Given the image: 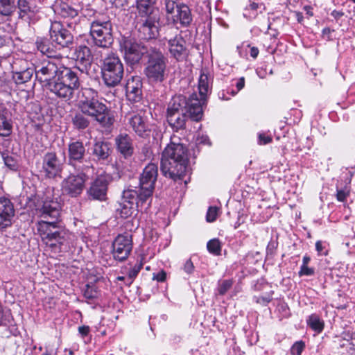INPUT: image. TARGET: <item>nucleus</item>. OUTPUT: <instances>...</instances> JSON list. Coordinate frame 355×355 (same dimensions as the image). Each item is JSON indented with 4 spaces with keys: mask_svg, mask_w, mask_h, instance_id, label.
Segmentation results:
<instances>
[{
    "mask_svg": "<svg viewBox=\"0 0 355 355\" xmlns=\"http://www.w3.org/2000/svg\"><path fill=\"white\" fill-rule=\"evenodd\" d=\"M49 35L52 42L62 48L69 47V45L73 44V35L69 30L63 28L60 22L54 21L51 23Z\"/></svg>",
    "mask_w": 355,
    "mask_h": 355,
    "instance_id": "f3484780",
    "label": "nucleus"
},
{
    "mask_svg": "<svg viewBox=\"0 0 355 355\" xmlns=\"http://www.w3.org/2000/svg\"><path fill=\"white\" fill-rule=\"evenodd\" d=\"M12 125L4 116L0 119V136L8 137L11 134Z\"/></svg>",
    "mask_w": 355,
    "mask_h": 355,
    "instance_id": "a19ab883",
    "label": "nucleus"
},
{
    "mask_svg": "<svg viewBox=\"0 0 355 355\" xmlns=\"http://www.w3.org/2000/svg\"><path fill=\"white\" fill-rule=\"evenodd\" d=\"M208 251L214 254L220 255L221 252V243L218 239H214L208 241L207 244Z\"/></svg>",
    "mask_w": 355,
    "mask_h": 355,
    "instance_id": "ea45409f",
    "label": "nucleus"
},
{
    "mask_svg": "<svg viewBox=\"0 0 355 355\" xmlns=\"http://www.w3.org/2000/svg\"><path fill=\"white\" fill-rule=\"evenodd\" d=\"M349 195V191L343 189L337 190L336 198L338 201L343 202Z\"/></svg>",
    "mask_w": 355,
    "mask_h": 355,
    "instance_id": "603ef678",
    "label": "nucleus"
},
{
    "mask_svg": "<svg viewBox=\"0 0 355 355\" xmlns=\"http://www.w3.org/2000/svg\"><path fill=\"white\" fill-rule=\"evenodd\" d=\"M271 300H272L271 296L259 297H258L257 302L258 303L267 304V303L270 302Z\"/></svg>",
    "mask_w": 355,
    "mask_h": 355,
    "instance_id": "4d7b16f0",
    "label": "nucleus"
},
{
    "mask_svg": "<svg viewBox=\"0 0 355 355\" xmlns=\"http://www.w3.org/2000/svg\"><path fill=\"white\" fill-rule=\"evenodd\" d=\"M35 71L36 79L44 84L46 89L64 101L70 100L80 85L77 73L59 60L43 61L35 67Z\"/></svg>",
    "mask_w": 355,
    "mask_h": 355,
    "instance_id": "f257e3e1",
    "label": "nucleus"
},
{
    "mask_svg": "<svg viewBox=\"0 0 355 355\" xmlns=\"http://www.w3.org/2000/svg\"><path fill=\"white\" fill-rule=\"evenodd\" d=\"M189 118V113L167 112V121L173 130L184 129L187 119Z\"/></svg>",
    "mask_w": 355,
    "mask_h": 355,
    "instance_id": "7c9ffc66",
    "label": "nucleus"
},
{
    "mask_svg": "<svg viewBox=\"0 0 355 355\" xmlns=\"http://www.w3.org/2000/svg\"><path fill=\"white\" fill-rule=\"evenodd\" d=\"M331 16H333L336 19H338L344 15V12L342 11H338V10H333L331 13Z\"/></svg>",
    "mask_w": 355,
    "mask_h": 355,
    "instance_id": "bf43d9fd",
    "label": "nucleus"
},
{
    "mask_svg": "<svg viewBox=\"0 0 355 355\" xmlns=\"http://www.w3.org/2000/svg\"><path fill=\"white\" fill-rule=\"evenodd\" d=\"M233 281L232 279H224L218 282L217 293L220 295H224L232 286Z\"/></svg>",
    "mask_w": 355,
    "mask_h": 355,
    "instance_id": "79ce46f5",
    "label": "nucleus"
},
{
    "mask_svg": "<svg viewBox=\"0 0 355 355\" xmlns=\"http://www.w3.org/2000/svg\"><path fill=\"white\" fill-rule=\"evenodd\" d=\"M79 333L83 336H87L89 332V327L88 326H81L78 327Z\"/></svg>",
    "mask_w": 355,
    "mask_h": 355,
    "instance_id": "6e6d98bb",
    "label": "nucleus"
},
{
    "mask_svg": "<svg viewBox=\"0 0 355 355\" xmlns=\"http://www.w3.org/2000/svg\"><path fill=\"white\" fill-rule=\"evenodd\" d=\"M97 92L92 88H84L79 97L78 107L83 113L93 117L103 126L112 124L110 111L97 98Z\"/></svg>",
    "mask_w": 355,
    "mask_h": 355,
    "instance_id": "7ed1b4c3",
    "label": "nucleus"
},
{
    "mask_svg": "<svg viewBox=\"0 0 355 355\" xmlns=\"http://www.w3.org/2000/svg\"><path fill=\"white\" fill-rule=\"evenodd\" d=\"M108 180L105 176L100 175L92 182L87 190V194L93 200L103 201L106 200Z\"/></svg>",
    "mask_w": 355,
    "mask_h": 355,
    "instance_id": "aec40b11",
    "label": "nucleus"
},
{
    "mask_svg": "<svg viewBox=\"0 0 355 355\" xmlns=\"http://www.w3.org/2000/svg\"><path fill=\"white\" fill-rule=\"evenodd\" d=\"M173 112L189 113V119L195 121L201 120L203 115L202 103L196 94L188 99L182 95L173 96L167 108V112Z\"/></svg>",
    "mask_w": 355,
    "mask_h": 355,
    "instance_id": "39448f33",
    "label": "nucleus"
},
{
    "mask_svg": "<svg viewBox=\"0 0 355 355\" xmlns=\"http://www.w3.org/2000/svg\"><path fill=\"white\" fill-rule=\"evenodd\" d=\"M115 144L117 150L125 158L130 157L134 153L133 141L126 133H121L116 136Z\"/></svg>",
    "mask_w": 355,
    "mask_h": 355,
    "instance_id": "5701e85b",
    "label": "nucleus"
},
{
    "mask_svg": "<svg viewBox=\"0 0 355 355\" xmlns=\"http://www.w3.org/2000/svg\"><path fill=\"white\" fill-rule=\"evenodd\" d=\"M168 43V49L171 57L177 61L185 60L189 54V50L187 46V42L184 37L178 34V29L173 27H167L164 37Z\"/></svg>",
    "mask_w": 355,
    "mask_h": 355,
    "instance_id": "1a4fd4ad",
    "label": "nucleus"
},
{
    "mask_svg": "<svg viewBox=\"0 0 355 355\" xmlns=\"http://www.w3.org/2000/svg\"><path fill=\"white\" fill-rule=\"evenodd\" d=\"M315 249L316 250L320 253L322 250H323V247H322V242L320 241H318L315 243Z\"/></svg>",
    "mask_w": 355,
    "mask_h": 355,
    "instance_id": "680f3d73",
    "label": "nucleus"
},
{
    "mask_svg": "<svg viewBox=\"0 0 355 355\" xmlns=\"http://www.w3.org/2000/svg\"><path fill=\"white\" fill-rule=\"evenodd\" d=\"M218 209L216 207H210L207 213V220L214 222L217 217Z\"/></svg>",
    "mask_w": 355,
    "mask_h": 355,
    "instance_id": "de8ad7c7",
    "label": "nucleus"
},
{
    "mask_svg": "<svg viewBox=\"0 0 355 355\" xmlns=\"http://www.w3.org/2000/svg\"><path fill=\"white\" fill-rule=\"evenodd\" d=\"M304 9L306 11V14L309 16H313V12L311 11L312 8L310 6H305Z\"/></svg>",
    "mask_w": 355,
    "mask_h": 355,
    "instance_id": "338daca9",
    "label": "nucleus"
},
{
    "mask_svg": "<svg viewBox=\"0 0 355 355\" xmlns=\"http://www.w3.org/2000/svg\"><path fill=\"white\" fill-rule=\"evenodd\" d=\"M166 273L164 270H161L157 273H153V279L157 280L159 282H163L166 280Z\"/></svg>",
    "mask_w": 355,
    "mask_h": 355,
    "instance_id": "8fccbe9b",
    "label": "nucleus"
},
{
    "mask_svg": "<svg viewBox=\"0 0 355 355\" xmlns=\"http://www.w3.org/2000/svg\"><path fill=\"white\" fill-rule=\"evenodd\" d=\"M16 8L19 19L24 21H29L35 14V6L31 0H17Z\"/></svg>",
    "mask_w": 355,
    "mask_h": 355,
    "instance_id": "cd10ccee",
    "label": "nucleus"
},
{
    "mask_svg": "<svg viewBox=\"0 0 355 355\" xmlns=\"http://www.w3.org/2000/svg\"><path fill=\"white\" fill-rule=\"evenodd\" d=\"M307 323L313 331L318 333H320L323 330L324 322L316 314L311 315L307 320Z\"/></svg>",
    "mask_w": 355,
    "mask_h": 355,
    "instance_id": "58836bf2",
    "label": "nucleus"
},
{
    "mask_svg": "<svg viewBox=\"0 0 355 355\" xmlns=\"http://www.w3.org/2000/svg\"><path fill=\"white\" fill-rule=\"evenodd\" d=\"M142 82L139 76H132L125 85V94L128 99L132 102H139L142 96Z\"/></svg>",
    "mask_w": 355,
    "mask_h": 355,
    "instance_id": "4be33fe9",
    "label": "nucleus"
},
{
    "mask_svg": "<svg viewBox=\"0 0 355 355\" xmlns=\"http://www.w3.org/2000/svg\"><path fill=\"white\" fill-rule=\"evenodd\" d=\"M176 137H171L170 144L162 153L161 171L162 174L174 181L184 178L189 169L187 148L182 144L175 142Z\"/></svg>",
    "mask_w": 355,
    "mask_h": 355,
    "instance_id": "f03ea898",
    "label": "nucleus"
},
{
    "mask_svg": "<svg viewBox=\"0 0 355 355\" xmlns=\"http://www.w3.org/2000/svg\"><path fill=\"white\" fill-rule=\"evenodd\" d=\"M37 49L48 57L55 56L54 46L46 37H37L35 42Z\"/></svg>",
    "mask_w": 355,
    "mask_h": 355,
    "instance_id": "72a5a7b5",
    "label": "nucleus"
},
{
    "mask_svg": "<svg viewBox=\"0 0 355 355\" xmlns=\"http://www.w3.org/2000/svg\"><path fill=\"white\" fill-rule=\"evenodd\" d=\"M193 19L189 7L180 3L177 6L176 14L172 16V20L174 24H180L183 27H187L190 25Z\"/></svg>",
    "mask_w": 355,
    "mask_h": 355,
    "instance_id": "393cba45",
    "label": "nucleus"
},
{
    "mask_svg": "<svg viewBox=\"0 0 355 355\" xmlns=\"http://www.w3.org/2000/svg\"><path fill=\"white\" fill-rule=\"evenodd\" d=\"M84 295L87 299H94L98 297V291L94 286L86 285Z\"/></svg>",
    "mask_w": 355,
    "mask_h": 355,
    "instance_id": "37998d69",
    "label": "nucleus"
},
{
    "mask_svg": "<svg viewBox=\"0 0 355 355\" xmlns=\"http://www.w3.org/2000/svg\"><path fill=\"white\" fill-rule=\"evenodd\" d=\"M73 56L76 62H78L83 66V68L81 69L82 72L86 70L88 66H91L93 55L88 46L85 45L77 46L75 49Z\"/></svg>",
    "mask_w": 355,
    "mask_h": 355,
    "instance_id": "bb28decb",
    "label": "nucleus"
},
{
    "mask_svg": "<svg viewBox=\"0 0 355 355\" xmlns=\"http://www.w3.org/2000/svg\"><path fill=\"white\" fill-rule=\"evenodd\" d=\"M272 141V138L270 136H266L264 134L259 135V144L260 145H266Z\"/></svg>",
    "mask_w": 355,
    "mask_h": 355,
    "instance_id": "864d4df0",
    "label": "nucleus"
},
{
    "mask_svg": "<svg viewBox=\"0 0 355 355\" xmlns=\"http://www.w3.org/2000/svg\"><path fill=\"white\" fill-rule=\"evenodd\" d=\"M119 48L127 64L131 66L138 64L145 54L148 57L150 49L133 38L125 36L121 38Z\"/></svg>",
    "mask_w": 355,
    "mask_h": 355,
    "instance_id": "6e6552de",
    "label": "nucleus"
},
{
    "mask_svg": "<svg viewBox=\"0 0 355 355\" xmlns=\"http://www.w3.org/2000/svg\"><path fill=\"white\" fill-rule=\"evenodd\" d=\"M85 113L79 112L76 113L75 115L72 117V124L76 129L78 130H84L87 128L89 125V121L85 116Z\"/></svg>",
    "mask_w": 355,
    "mask_h": 355,
    "instance_id": "c9c22d12",
    "label": "nucleus"
},
{
    "mask_svg": "<svg viewBox=\"0 0 355 355\" xmlns=\"http://www.w3.org/2000/svg\"><path fill=\"white\" fill-rule=\"evenodd\" d=\"M34 73L36 75L35 67H27L19 71H13L12 79L17 85L24 84L31 79Z\"/></svg>",
    "mask_w": 355,
    "mask_h": 355,
    "instance_id": "2f4dec72",
    "label": "nucleus"
},
{
    "mask_svg": "<svg viewBox=\"0 0 355 355\" xmlns=\"http://www.w3.org/2000/svg\"><path fill=\"white\" fill-rule=\"evenodd\" d=\"M310 261H311L310 257L305 255L303 257L302 266H308V263H309Z\"/></svg>",
    "mask_w": 355,
    "mask_h": 355,
    "instance_id": "0e129e2a",
    "label": "nucleus"
},
{
    "mask_svg": "<svg viewBox=\"0 0 355 355\" xmlns=\"http://www.w3.org/2000/svg\"><path fill=\"white\" fill-rule=\"evenodd\" d=\"M5 108L3 106L0 105V119L5 116L4 115Z\"/></svg>",
    "mask_w": 355,
    "mask_h": 355,
    "instance_id": "774afa93",
    "label": "nucleus"
},
{
    "mask_svg": "<svg viewBox=\"0 0 355 355\" xmlns=\"http://www.w3.org/2000/svg\"><path fill=\"white\" fill-rule=\"evenodd\" d=\"M333 32H334V29H331V28L327 27L322 30V33L323 37H326L328 40H331V34Z\"/></svg>",
    "mask_w": 355,
    "mask_h": 355,
    "instance_id": "5fc2aeb1",
    "label": "nucleus"
},
{
    "mask_svg": "<svg viewBox=\"0 0 355 355\" xmlns=\"http://www.w3.org/2000/svg\"><path fill=\"white\" fill-rule=\"evenodd\" d=\"M275 248V244L274 243H270L268 245V247H267V252L268 254H272L273 252V250Z\"/></svg>",
    "mask_w": 355,
    "mask_h": 355,
    "instance_id": "e2e57ef3",
    "label": "nucleus"
},
{
    "mask_svg": "<svg viewBox=\"0 0 355 355\" xmlns=\"http://www.w3.org/2000/svg\"><path fill=\"white\" fill-rule=\"evenodd\" d=\"M63 162L60 159L55 152L46 153L42 157V172L48 178H55L60 176L62 171Z\"/></svg>",
    "mask_w": 355,
    "mask_h": 355,
    "instance_id": "2eb2a0df",
    "label": "nucleus"
},
{
    "mask_svg": "<svg viewBox=\"0 0 355 355\" xmlns=\"http://www.w3.org/2000/svg\"><path fill=\"white\" fill-rule=\"evenodd\" d=\"M112 153L111 145L106 141H96L92 148V155L94 160L105 161Z\"/></svg>",
    "mask_w": 355,
    "mask_h": 355,
    "instance_id": "c85d7f7f",
    "label": "nucleus"
},
{
    "mask_svg": "<svg viewBox=\"0 0 355 355\" xmlns=\"http://www.w3.org/2000/svg\"><path fill=\"white\" fill-rule=\"evenodd\" d=\"M304 347V343L302 341L295 343L291 349V355H301Z\"/></svg>",
    "mask_w": 355,
    "mask_h": 355,
    "instance_id": "49530a36",
    "label": "nucleus"
},
{
    "mask_svg": "<svg viewBox=\"0 0 355 355\" xmlns=\"http://www.w3.org/2000/svg\"><path fill=\"white\" fill-rule=\"evenodd\" d=\"M148 62L144 72L149 81L161 83L164 80L166 67V58L164 54L155 48H150Z\"/></svg>",
    "mask_w": 355,
    "mask_h": 355,
    "instance_id": "0eeeda50",
    "label": "nucleus"
},
{
    "mask_svg": "<svg viewBox=\"0 0 355 355\" xmlns=\"http://www.w3.org/2000/svg\"><path fill=\"white\" fill-rule=\"evenodd\" d=\"M146 202L141 200L136 190L128 189L123 192L122 202L119 204L116 212L121 218H127L132 216Z\"/></svg>",
    "mask_w": 355,
    "mask_h": 355,
    "instance_id": "f8f14e48",
    "label": "nucleus"
},
{
    "mask_svg": "<svg viewBox=\"0 0 355 355\" xmlns=\"http://www.w3.org/2000/svg\"><path fill=\"white\" fill-rule=\"evenodd\" d=\"M143 268V263L140 261L139 263H137L128 272V278L130 279V284L132 282V280L137 276L138 273Z\"/></svg>",
    "mask_w": 355,
    "mask_h": 355,
    "instance_id": "c03bdc74",
    "label": "nucleus"
},
{
    "mask_svg": "<svg viewBox=\"0 0 355 355\" xmlns=\"http://www.w3.org/2000/svg\"><path fill=\"white\" fill-rule=\"evenodd\" d=\"M183 269L189 275L193 272V271L194 270V266L191 259H188L185 262Z\"/></svg>",
    "mask_w": 355,
    "mask_h": 355,
    "instance_id": "3c124183",
    "label": "nucleus"
},
{
    "mask_svg": "<svg viewBox=\"0 0 355 355\" xmlns=\"http://www.w3.org/2000/svg\"><path fill=\"white\" fill-rule=\"evenodd\" d=\"M89 171H76L77 174H70L64 178L61 184L62 193L71 198L80 196L85 188Z\"/></svg>",
    "mask_w": 355,
    "mask_h": 355,
    "instance_id": "ddd939ff",
    "label": "nucleus"
},
{
    "mask_svg": "<svg viewBox=\"0 0 355 355\" xmlns=\"http://www.w3.org/2000/svg\"><path fill=\"white\" fill-rule=\"evenodd\" d=\"M15 10V0H0V16L10 17Z\"/></svg>",
    "mask_w": 355,
    "mask_h": 355,
    "instance_id": "f704fd0d",
    "label": "nucleus"
},
{
    "mask_svg": "<svg viewBox=\"0 0 355 355\" xmlns=\"http://www.w3.org/2000/svg\"><path fill=\"white\" fill-rule=\"evenodd\" d=\"M236 88L238 89V91H240L241 89H242L244 86H245V78L244 77H241L239 78V80H238V82L236 83Z\"/></svg>",
    "mask_w": 355,
    "mask_h": 355,
    "instance_id": "13d9d810",
    "label": "nucleus"
},
{
    "mask_svg": "<svg viewBox=\"0 0 355 355\" xmlns=\"http://www.w3.org/2000/svg\"><path fill=\"white\" fill-rule=\"evenodd\" d=\"M211 84V80L208 74L204 72L201 73L198 80V89L200 95V99L202 105L205 103V97L210 89V85Z\"/></svg>",
    "mask_w": 355,
    "mask_h": 355,
    "instance_id": "473e14b6",
    "label": "nucleus"
},
{
    "mask_svg": "<svg viewBox=\"0 0 355 355\" xmlns=\"http://www.w3.org/2000/svg\"><path fill=\"white\" fill-rule=\"evenodd\" d=\"M159 15L138 17L135 26L138 37L145 40L155 39L159 35Z\"/></svg>",
    "mask_w": 355,
    "mask_h": 355,
    "instance_id": "4468645a",
    "label": "nucleus"
},
{
    "mask_svg": "<svg viewBox=\"0 0 355 355\" xmlns=\"http://www.w3.org/2000/svg\"><path fill=\"white\" fill-rule=\"evenodd\" d=\"M259 54V49L257 47H252L250 49V55L253 58H256Z\"/></svg>",
    "mask_w": 355,
    "mask_h": 355,
    "instance_id": "052dcab7",
    "label": "nucleus"
},
{
    "mask_svg": "<svg viewBox=\"0 0 355 355\" xmlns=\"http://www.w3.org/2000/svg\"><path fill=\"white\" fill-rule=\"evenodd\" d=\"M157 176L158 167L157 164L150 163L144 168L139 178V188L133 189L140 196L141 200L148 201L151 198Z\"/></svg>",
    "mask_w": 355,
    "mask_h": 355,
    "instance_id": "9d476101",
    "label": "nucleus"
},
{
    "mask_svg": "<svg viewBox=\"0 0 355 355\" xmlns=\"http://www.w3.org/2000/svg\"><path fill=\"white\" fill-rule=\"evenodd\" d=\"M101 74L103 83L109 88L118 86L123 77V64L116 53L110 52L101 60Z\"/></svg>",
    "mask_w": 355,
    "mask_h": 355,
    "instance_id": "20e7f679",
    "label": "nucleus"
},
{
    "mask_svg": "<svg viewBox=\"0 0 355 355\" xmlns=\"http://www.w3.org/2000/svg\"><path fill=\"white\" fill-rule=\"evenodd\" d=\"M69 239V232L60 224L52 233V236L49 238V243H44L55 252H58V250L61 251L62 247L67 243Z\"/></svg>",
    "mask_w": 355,
    "mask_h": 355,
    "instance_id": "412c9836",
    "label": "nucleus"
},
{
    "mask_svg": "<svg viewBox=\"0 0 355 355\" xmlns=\"http://www.w3.org/2000/svg\"><path fill=\"white\" fill-rule=\"evenodd\" d=\"M61 205L54 200H45L38 209L40 220H59L60 217Z\"/></svg>",
    "mask_w": 355,
    "mask_h": 355,
    "instance_id": "a211bd4d",
    "label": "nucleus"
},
{
    "mask_svg": "<svg viewBox=\"0 0 355 355\" xmlns=\"http://www.w3.org/2000/svg\"><path fill=\"white\" fill-rule=\"evenodd\" d=\"M315 273V270L313 268H309L308 266H301L300 270L299 271V275L303 276H311Z\"/></svg>",
    "mask_w": 355,
    "mask_h": 355,
    "instance_id": "09e8293b",
    "label": "nucleus"
},
{
    "mask_svg": "<svg viewBox=\"0 0 355 355\" xmlns=\"http://www.w3.org/2000/svg\"><path fill=\"white\" fill-rule=\"evenodd\" d=\"M86 148L80 141H71L68 144V164L76 171H93L89 162L85 159Z\"/></svg>",
    "mask_w": 355,
    "mask_h": 355,
    "instance_id": "9b49d317",
    "label": "nucleus"
},
{
    "mask_svg": "<svg viewBox=\"0 0 355 355\" xmlns=\"http://www.w3.org/2000/svg\"><path fill=\"white\" fill-rule=\"evenodd\" d=\"M132 249V236L130 234H119L112 243V254L116 260H125Z\"/></svg>",
    "mask_w": 355,
    "mask_h": 355,
    "instance_id": "dca6fc26",
    "label": "nucleus"
},
{
    "mask_svg": "<svg viewBox=\"0 0 355 355\" xmlns=\"http://www.w3.org/2000/svg\"><path fill=\"white\" fill-rule=\"evenodd\" d=\"M157 0H136V8L138 17L159 16V11L155 8Z\"/></svg>",
    "mask_w": 355,
    "mask_h": 355,
    "instance_id": "a878e982",
    "label": "nucleus"
},
{
    "mask_svg": "<svg viewBox=\"0 0 355 355\" xmlns=\"http://www.w3.org/2000/svg\"><path fill=\"white\" fill-rule=\"evenodd\" d=\"M164 4L165 6L166 12L168 14H173L174 12L175 8L177 9L178 0H163Z\"/></svg>",
    "mask_w": 355,
    "mask_h": 355,
    "instance_id": "a18cd8bd",
    "label": "nucleus"
},
{
    "mask_svg": "<svg viewBox=\"0 0 355 355\" xmlns=\"http://www.w3.org/2000/svg\"><path fill=\"white\" fill-rule=\"evenodd\" d=\"M60 224V219L53 220H40L37 223V231L44 243H49V238L52 236V233Z\"/></svg>",
    "mask_w": 355,
    "mask_h": 355,
    "instance_id": "b1692460",
    "label": "nucleus"
},
{
    "mask_svg": "<svg viewBox=\"0 0 355 355\" xmlns=\"http://www.w3.org/2000/svg\"><path fill=\"white\" fill-rule=\"evenodd\" d=\"M15 216L13 203L7 198H0V230L10 227Z\"/></svg>",
    "mask_w": 355,
    "mask_h": 355,
    "instance_id": "6ab92c4d",
    "label": "nucleus"
},
{
    "mask_svg": "<svg viewBox=\"0 0 355 355\" xmlns=\"http://www.w3.org/2000/svg\"><path fill=\"white\" fill-rule=\"evenodd\" d=\"M249 7L251 10H256L259 8V5L257 3H250Z\"/></svg>",
    "mask_w": 355,
    "mask_h": 355,
    "instance_id": "69168bd1",
    "label": "nucleus"
},
{
    "mask_svg": "<svg viewBox=\"0 0 355 355\" xmlns=\"http://www.w3.org/2000/svg\"><path fill=\"white\" fill-rule=\"evenodd\" d=\"M1 157L5 165L12 171H17L19 168V162L17 156L10 155L8 152H2Z\"/></svg>",
    "mask_w": 355,
    "mask_h": 355,
    "instance_id": "4c0bfd02",
    "label": "nucleus"
},
{
    "mask_svg": "<svg viewBox=\"0 0 355 355\" xmlns=\"http://www.w3.org/2000/svg\"><path fill=\"white\" fill-rule=\"evenodd\" d=\"M58 12L64 18H74L78 15V10L66 3H62L59 6Z\"/></svg>",
    "mask_w": 355,
    "mask_h": 355,
    "instance_id": "e433bc0d",
    "label": "nucleus"
},
{
    "mask_svg": "<svg viewBox=\"0 0 355 355\" xmlns=\"http://www.w3.org/2000/svg\"><path fill=\"white\" fill-rule=\"evenodd\" d=\"M90 35L96 46L108 49L114 41L112 24L109 19H97L90 26Z\"/></svg>",
    "mask_w": 355,
    "mask_h": 355,
    "instance_id": "423d86ee",
    "label": "nucleus"
},
{
    "mask_svg": "<svg viewBox=\"0 0 355 355\" xmlns=\"http://www.w3.org/2000/svg\"><path fill=\"white\" fill-rule=\"evenodd\" d=\"M128 123L135 133L141 137L149 135L150 130L144 119L139 114H134L128 119Z\"/></svg>",
    "mask_w": 355,
    "mask_h": 355,
    "instance_id": "c756f323",
    "label": "nucleus"
}]
</instances>
